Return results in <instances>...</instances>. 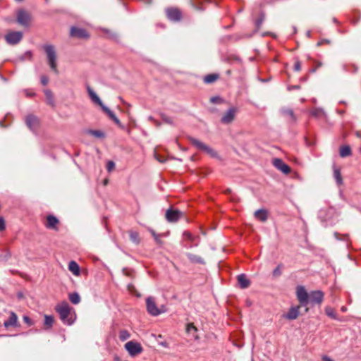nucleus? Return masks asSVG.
<instances>
[{
  "label": "nucleus",
  "mask_w": 361,
  "mask_h": 361,
  "mask_svg": "<svg viewBox=\"0 0 361 361\" xmlns=\"http://www.w3.org/2000/svg\"><path fill=\"white\" fill-rule=\"evenodd\" d=\"M56 310L59 313L62 322L67 325H71L74 322V319L71 314V308L67 302H63L56 307Z\"/></svg>",
  "instance_id": "nucleus-1"
},
{
  "label": "nucleus",
  "mask_w": 361,
  "mask_h": 361,
  "mask_svg": "<svg viewBox=\"0 0 361 361\" xmlns=\"http://www.w3.org/2000/svg\"><path fill=\"white\" fill-rule=\"evenodd\" d=\"M42 48L47 54V61L50 68L54 73H58L56 52L54 46L52 44H44Z\"/></svg>",
  "instance_id": "nucleus-2"
},
{
  "label": "nucleus",
  "mask_w": 361,
  "mask_h": 361,
  "mask_svg": "<svg viewBox=\"0 0 361 361\" xmlns=\"http://www.w3.org/2000/svg\"><path fill=\"white\" fill-rule=\"evenodd\" d=\"M188 140L190 142V143L193 146H195L197 149L206 152L212 157H217V152L214 149L211 148L209 146L204 144V142L192 137H190Z\"/></svg>",
  "instance_id": "nucleus-3"
},
{
  "label": "nucleus",
  "mask_w": 361,
  "mask_h": 361,
  "mask_svg": "<svg viewBox=\"0 0 361 361\" xmlns=\"http://www.w3.org/2000/svg\"><path fill=\"white\" fill-rule=\"evenodd\" d=\"M146 307L147 312L152 316H158L160 314L166 312V307L164 305H162L160 308H159L154 299L149 296L146 299Z\"/></svg>",
  "instance_id": "nucleus-4"
},
{
  "label": "nucleus",
  "mask_w": 361,
  "mask_h": 361,
  "mask_svg": "<svg viewBox=\"0 0 361 361\" xmlns=\"http://www.w3.org/2000/svg\"><path fill=\"white\" fill-rule=\"evenodd\" d=\"M125 349L131 357H135L143 351L141 344L135 341H130L125 344Z\"/></svg>",
  "instance_id": "nucleus-5"
},
{
  "label": "nucleus",
  "mask_w": 361,
  "mask_h": 361,
  "mask_svg": "<svg viewBox=\"0 0 361 361\" xmlns=\"http://www.w3.org/2000/svg\"><path fill=\"white\" fill-rule=\"evenodd\" d=\"M296 295L300 306H307L309 304V294L302 286L296 288Z\"/></svg>",
  "instance_id": "nucleus-6"
},
{
  "label": "nucleus",
  "mask_w": 361,
  "mask_h": 361,
  "mask_svg": "<svg viewBox=\"0 0 361 361\" xmlns=\"http://www.w3.org/2000/svg\"><path fill=\"white\" fill-rule=\"evenodd\" d=\"M23 34L20 31L10 32L5 35V40L10 45L18 44L23 39Z\"/></svg>",
  "instance_id": "nucleus-7"
},
{
  "label": "nucleus",
  "mask_w": 361,
  "mask_h": 361,
  "mask_svg": "<svg viewBox=\"0 0 361 361\" xmlns=\"http://www.w3.org/2000/svg\"><path fill=\"white\" fill-rule=\"evenodd\" d=\"M183 216V213L182 212L178 209H174L171 207L166 212V219L169 222H176Z\"/></svg>",
  "instance_id": "nucleus-8"
},
{
  "label": "nucleus",
  "mask_w": 361,
  "mask_h": 361,
  "mask_svg": "<svg viewBox=\"0 0 361 361\" xmlns=\"http://www.w3.org/2000/svg\"><path fill=\"white\" fill-rule=\"evenodd\" d=\"M31 20L30 15L25 10L20 9L17 13V22L24 26L28 27Z\"/></svg>",
  "instance_id": "nucleus-9"
},
{
  "label": "nucleus",
  "mask_w": 361,
  "mask_h": 361,
  "mask_svg": "<svg viewBox=\"0 0 361 361\" xmlns=\"http://www.w3.org/2000/svg\"><path fill=\"white\" fill-rule=\"evenodd\" d=\"M324 300V293L322 290H313L309 294V303L312 305H320Z\"/></svg>",
  "instance_id": "nucleus-10"
},
{
  "label": "nucleus",
  "mask_w": 361,
  "mask_h": 361,
  "mask_svg": "<svg viewBox=\"0 0 361 361\" xmlns=\"http://www.w3.org/2000/svg\"><path fill=\"white\" fill-rule=\"evenodd\" d=\"M167 18L173 22H178L182 19V13L177 8H168L166 9Z\"/></svg>",
  "instance_id": "nucleus-11"
},
{
  "label": "nucleus",
  "mask_w": 361,
  "mask_h": 361,
  "mask_svg": "<svg viewBox=\"0 0 361 361\" xmlns=\"http://www.w3.org/2000/svg\"><path fill=\"white\" fill-rule=\"evenodd\" d=\"M281 114L284 118H286L287 122L290 125H294L296 123L298 119L292 109L282 108L281 109Z\"/></svg>",
  "instance_id": "nucleus-12"
},
{
  "label": "nucleus",
  "mask_w": 361,
  "mask_h": 361,
  "mask_svg": "<svg viewBox=\"0 0 361 361\" xmlns=\"http://www.w3.org/2000/svg\"><path fill=\"white\" fill-rule=\"evenodd\" d=\"M70 35L72 37L79 39H88L90 37V35L85 29L74 26L71 28Z\"/></svg>",
  "instance_id": "nucleus-13"
},
{
  "label": "nucleus",
  "mask_w": 361,
  "mask_h": 361,
  "mask_svg": "<svg viewBox=\"0 0 361 361\" xmlns=\"http://www.w3.org/2000/svg\"><path fill=\"white\" fill-rule=\"evenodd\" d=\"M237 108L234 106L229 108L221 117V122L223 124L231 123L234 120Z\"/></svg>",
  "instance_id": "nucleus-14"
},
{
  "label": "nucleus",
  "mask_w": 361,
  "mask_h": 361,
  "mask_svg": "<svg viewBox=\"0 0 361 361\" xmlns=\"http://www.w3.org/2000/svg\"><path fill=\"white\" fill-rule=\"evenodd\" d=\"M4 326L6 329H8L10 327H18L20 326V324L18 321L17 314L11 311L10 312V316L7 320H5L4 322Z\"/></svg>",
  "instance_id": "nucleus-15"
},
{
  "label": "nucleus",
  "mask_w": 361,
  "mask_h": 361,
  "mask_svg": "<svg viewBox=\"0 0 361 361\" xmlns=\"http://www.w3.org/2000/svg\"><path fill=\"white\" fill-rule=\"evenodd\" d=\"M273 165L279 171L285 174H288L290 171V168L282 159L275 158L273 159Z\"/></svg>",
  "instance_id": "nucleus-16"
},
{
  "label": "nucleus",
  "mask_w": 361,
  "mask_h": 361,
  "mask_svg": "<svg viewBox=\"0 0 361 361\" xmlns=\"http://www.w3.org/2000/svg\"><path fill=\"white\" fill-rule=\"evenodd\" d=\"M25 123L32 131H35L39 126V121L35 116L28 115L25 118Z\"/></svg>",
  "instance_id": "nucleus-17"
},
{
  "label": "nucleus",
  "mask_w": 361,
  "mask_h": 361,
  "mask_svg": "<svg viewBox=\"0 0 361 361\" xmlns=\"http://www.w3.org/2000/svg\"><path fill=\"white\" fill-rule=\"evenodd\" d=\"M59 222V219L55 216L50 214L47 217V223L45 226L47 228L53 229L57 231L59 230L57 226Z\"/></svg>",
  "instance_id": "nucleus-18"
},
{
  "label": "nucleus",
  "mask_w": 361,
  "mask_h": 361,
  "mask_svg": "<svg viewBox=\"0 0 361 361\" xmlns=\"http://www.w3.org/2000/svg\"><path fill=\"white\" fill-rule=\"evenodd\" d=\"M87 90L92 102L99 105L102 108V105L104 104H103L102 101L99 97V96L96 94V92L90 86H87Z\"/></svg>",
  "instance_id": "nucleus-19"
},
{
  "label": "nucleus",
  "mask_w": 361,
  "mask_h": 361,
  "mask_svg": "<svg viewBox=\"0 0 361 361\" xmlns=\"http://www.w3.org/2000/svg\"><path fill=\"white\" fill-rule=\"evenodd\" d=\"M237 280L240 288L242 289H245L250 285V281L247 278L245 274L238 275Z\"/></svg>",
  "instance_id": "nucleus-20"
},
{
  "label": "nucleus",
  "mask_w": 361,
  "mask_h": 361,
  "mask_svg": "<svg viewBox=\"0 0 361 361\" xmlns=\"http://www.w3.org/2000/svg\"><path fill=\"white\" fill-rule=\"evenodd\" d=\"M300 313V306L291 307L288 312L284 315L286 319L289 320L295 319Z\"/></svg>",
  "instance_id": "nucleus-21"
},
{
  "label": "nucleus",
  "mask_w": 361,
  "mask_h": 361,
  "mask_svg": "<svg viewBox=\"0 0 361 361\" xmlns=\"http://www.w3.org/2000/svg\"><path fill=\"white\" fill-rule=\"evenodd\" d=\"M102 111L106 113L108 116L112 120L114 121V123L116 124H117L118 126H122L121 125V123L120 121V120L116 117V116L115 115V114L109 109L108 108L107 106H106L105 105H102Z\"/></svg>",
  "instance_id": "nucleus-22"
},
{
  "label": "nucleus",
  "mask_w": 361,
  "mask_h": 361,
  "mask_svg": "<svg viewBox=\"0 0 361 361\" xmlns=\"http://www.w3.org/2000/svg\"><path fill=\"white\" fill-rule=\"evenodd\" d=\"M187 257L193 264H204L205 262L200 256L192 253H187Z\"/></svg>",
  "instance_id": "nucleus-23"
},
{
  "label": "nucleus",
  "mask_w": 361,
  "mask_h": 361,
  "mask_svg": "<svg viewBox=\"0 0 361 361\" xmlns=\"http://www.w3.org/2000/svg\"><path fill=\"white\" fill-rule=\"evenodd\" d=\"M255 216L261 221L264 222L267 220L268 218L267 211L264 209H259L255 211Z\"/></svg>",
  "instance_id": "nucleus-24"
},
{
  "label": "nucleus",
  "mask_w": 361,
  "mask_h": 361,
  "mask_svg": "<svg viewBox=\"0 0 361 361\" xmlns=\"http://www.w3.org/2000/svg\"><path fill=\"white\" fill-rule=\"evenodd\" d=\"M68 269L75 276L80 275V267L76 262H75L73 260L71 261L68 264Z\"/></svg>",
  "instance_id": "nucleus-25"
},
{
  "label": "nucleus",
  "mask_w": 361,
  "mask_h": 361,
  "mask_svg": "<svg viewBox=\"0 0 361 361\" xmlns=\"http://www.w3.org/2000/svg\"><path fill=\"white\" fill-rule=\"evenodd\" d=\"M44 92L46 96L47 103L51 106L54 107L55 102L54 99L52 92L50 90L47 89L44 91Z\"/></svg>",
  "instance_id": "nucleus-26"
},
{
  "label": "nucleus",
  "mask_w": 361,
  "mask_h": 361,
  "mask_svg": "<svg viewBox=\"0 0 361 361\" xmlns=\"http://www.w3.org/2000/svg\"><path fill=\"white\" fill-rule=\"evenodd\" d=\"M352 154L351 149L349 145H343L340 148L339 154L341 157H347Z\"/></svg>",
  "instance_id": "nucleus-27"
},
{
  "label": "nucleus",
  "mask_w": 361,
  "mask_h": 361,
  "mask_svg": "<svg viewBox=\"0 0 361 361\" xmlns=\"http://www.w3.org/2000/svg\"><path fill=\"white\" fill-rule=\"evenodd\" d=\"M334 177L336 180V183L338 185L343 184V179L341 174V171L339 169L336 168L335 165H334Z\"/></svg>",
  "instance_id": "nucleus-28"
},
{
  "label": "nucleus",
  "mask_w": 361,
  "mask_h": 361,
  "mask_svg": "<svg viewBox=\"0 0 361 361\" xmlns=\"http://www.w3.org/2000/svg\"><path fill=\"white\" fill-rule=\"evenodd\" d=\"M129 236L130 240L135 245H138L140 243V238L137 232L134 231H129Z\"/></svg>",
  "instance_id": "nucleus-29"
},
{
  "label": "nucleus",
  "mask_w": 361,
  "mask_h": 361,
  "mask_svg": "<svg viewBox=\"0 0 361 361\" xmlns=\"http://www.w3.org/2000/svg\"><path fill=\"white\" fill-rule=\"evenodd\" d=\"M219 78V75L216 73L208 74L204 77V82L210 84L216 81Z\"/></svg>",
  "instance_id": "nucleus-30"
},
{
  "label": "nucleus",
  "mask_w": 361,
  "mask_h": 361,
  "mask_svg": "<svg viewBox=\"0 0 361 361\" xmlns=\"http://www.w3.org/2000/svg\"><path fill=\"white\" fill-rule=\"evenodd\" d=\"M68 298L70 301L74 305H77L80 302V297L77 292L70 293Z\"/></svg>",
  "instance_id": "nucleus-31"
},
{
  "label": "nucleus",
  "mask_w": 361,
  "mask_h": 361,
  "mask_svg": "<svg viewBox=\"0 0 361 361\" xmlns=\"http://www.w3.org/2000/svg\"><path fill=\"white\" fill-rule=\"evenodd\" d=\"M311 115L317 118H319L322 116H325V113L323 111V109L319 108H316L311 111L310 112Z\"/></svg>",
  "instance_id": "nucleus-32"
},
{
  "label": "nucleus",
  "mask_w": 361,
  "mask_h": 361,
  "mask_svg": "<svg viewBox=\"0 0 361 361\" xmlns=\"http://www.w3.org/2000/svg\"><path fill=\"white\" fill-rule=\"evenodd\" d=\"M265 19V13L261 11L259 18L255 21V27L257 30H259Z\"/></svg>",
  "instance_id": "nucleus-33"
},
{
  "label": "nucleus",
  "mask_w": 361,
  "mask_h": 361,
  "mask_svg": "<svg viewBox=\"0 0 361 361\" xmlns=\"http://www.w3.org/2000/svg\"><path fill=\"white\" fill-rule=\"evenodd\" d=\"M130 337V334L126 329H122L119 332V339L121 341H125Z\"/></svg>",
  "instance_id": "nucleus-34"
},
{
  "label": "nucleus",
  "mask_w": 361,
  "mask_h": 361,
  "mask_svg": "<svg viewBox=\"0 0 361 361\" xmlns=\"http://www.w3.org/2000/svg\"><path fill=\"white\" fill-rule=\"evenodd\" d=\"M87 133L98 138H104L105 137L104 133L99 130H88Z\"/></svg>",
  "instance_id": "nucleus-35"
},
{
  "label": "nucleus",
  "mask_w": 361,
  "mask_h": 361,
  "mask_svg": "<svg viewBox=\"0 0 361 361\" xmlns=\"http://www.w3.org/2000/svg\"><path fill=\"white\" fill-rule=\"evenodd\" d=\"M54 317L51 315H45L44 316V325L47 326V328H51L54 323Z\"/></svg>",
  "instance_id": "nucleus-36"
},
{
  "label": "nucleus",
  "mask_w": 361,
  "mask_h": 361,
  "mask_svg": "<svg viewBox=\"0 0 361 361\" xmlns=\"http://www.w3.org/2000/svg\"><path fill=\"white\" fill-rule=\"evenodd\" d=\"M160 116L164 123L171 125V126L174 125L173 119L169 117L168 116H166L165 114L161 113Z\"/></svg>",
  "instance_id": "nucleus-37"
},
{
  "label": "nucleus",
  "mask_w": 361,
  "mask_h": 361,
  "mask_svg": "<svg viewBox=\"0 0 361 361\" xmlns=\"http://www.w3.org/2000/svg\"><path fill=\"white\" fill-rule=\"evenodd\" d=\"M283 267L282 264H279L277 267L273 270L272 274L274 277L280 276L282 274L281 269Z\"/></svg>",
  "instance_id": "nucleus-38"
},
{
  "label": "nucleus",
  "mask_w": 361,
  "mask_h": 361,
  "mask_svg": "<svg viewBox=\"0 0 361 361\" xmlns=\"http://www.w3.org/2000/svg\"><path fill=\"white\" fill-rule=\"evenodd\" d=\"M326 314L332 319H336V314L334 310L331 307H326L325 310Z\"/></svg>",
  "instance_id": "nucleus-39"
},
{
  "label": "nucleus",
  "mask_w": 361,
  "mask_h": 361,
  "mask_svg": "<svg viewBox=\"0 0 361 361\" xmlns=\"http://www.w3.org/2000/svg\"><path fill=\"white\" fill-rule=\"evenodd\" d=\"M104 32L108 34L109 37L114 40H118V35L116 32H113L109 30H104Z\"/></svg>",
  "instance_id": "nucleus-40"
},
{
  "label": "nucleus",
  "mask_w": 361,
  "mask_h": 361,
  "mask_svg": "<svg viewBox=\"0 0 361 361\" xmlns=\"http://www.w3.org/2000/svg\"><path fill=\"white\" fill-rule=\"evenodd\" d=\"M186 331L189 334H192L193 332H197V329L194 326L193 324L190 323L187 325Z\"/></svg>",
  "instance_id": "nucleus-41"
},
{
  "label": "nucleus",
  "mask_w": 361,
  "mask_h": 361,
  "mask_svg": "<svg viewBox=\"0 0 361 361\" xmlns=\"http://www.w3.org/2000/svg\"><path fill=\"white\" fill-rule=\"evenodd\" d=\"M128 290L130 293H135V295L137 297H138V298H140V297L141 296V294H140V293L137 292V290H136V289H135V286H134L133 284H128Z\"/></svg>",
  "instance_id": "nucleus-42"
},
{
  "label": "nucleus",
  "mask_w": 361,
  "mask_h": 361,
  "mask_svg": "<svg viewBox=\"0 0 361 361\" xmlns=\"http://www.w3.org/2000/svg\"><path fill=\"white\" fill-rule=\"evenodd\" d=\"M210 102L213 104H221L224 102V99L219 96H214L210 98Z\"/></svg>",
  "instance_id": "nucleus-43"
},
{
  "label": "nucleus",
  "mask_w": 361,
  "mask_h": 361,
  "mask_svg": "<svg viewBox=\"0 0 361 361\" xmlns=\"http://www.w3.org/2000/svg\"><path fill=\"white\" fill-rule=\"evenodd\" d=\"M32 56V54L31 51H27L25 52V54L23 55L19 56V59L23 61L25 60L26 58L31 59Z\"/></svg>",
  "instance_id": "nucleus-44"
},
{
  "label": "nucleus",
  "mask_w": 361,
  "mask_h": 361,
  "mask_svg": "<svg viewBox=\"0 0 361 361\" xmlns=\"http://www.w3.org/2000/svg\"><path fill=\"white\" fill-rule=\"evenodd\" d=\"M293 70L295 71H300L301 70V63L298 59H296L295 61Z\"/></svg>",
  "instance_id": "nucleus-45"
},
{
  "label": "nucleus",
  "mask_w": 361,
  "mask_h": 361,
  "mask_svg": "<svg viewBox=\"0 0 361 361\" xmlns=\"http://www.w3.org/2000/svg\"><path fill=\"white\" fill-rule=\"evenodd\" d=\"M23 319L25 323H26L28 326H30L34 324L32 320L28 316L24 315Z\"/></svg>",
  "instance_id": "nucleus-46"
},
{
  "label": "nucleus",
  "mask_w": 361,
  "mask_h": 361,
  "mask_svg": "<svg viewBox=\"0 0 361 361\" xmlns=\"http://www.w3.org/2000/svg\"><path fill=\"white\" fill-rule=\"evenodd\" d=\"M334 235L338 240H345V238L348 237V235H343V238H341L340 233L338 232H334Z\"/></svg>",
  "instance_id": "nucleus-47"
},
{
  "label": "nucleus",
  "mask_w": 361,
  "mask_h": 361,
  "mask_svg": "<svg viewBox=\"0 0 361 361\" xmlns=\"http://www.w3.org/2000/svg\"><path fill=\"white\" fill-rule=\"evenodd\" d=\"M115 167V163L113 161H109L107 162L106 169L109 171H111Z\"/></svg>",
  "instance_id": "nucleus-48"
},
{
  "label": "nucleus",
  "mask_w": 361,
  "mask_h": 361,
  "mask_svg": "<svg viewBox=\"0 0 361 361\" xmlns=\"http://www.w3.org/2000/svg\"><path fill=\"white\" fill-rule=\"evenodd\" d=\"M40 80H41V83L44 86L47 85L49 82V78L47 75H42Z\"/></svg>",
  "instance_id": "nucleus-49"
},
{
  "label": "nucleus",
  "mask_w": 361,
  "mask_h": 361,
  "mask_svg": "<svg viewBox=\"0 0 361 361\" xmlns=\"http://www.w3.org/2000/svg\"><path fill=\"white\" fill-rule=\"evenodd\" d=\"M6 224L5 220L2 216H0V231L5 230Z\"/></svg>",
  "instance_id": "nucleus-50"
},
{
  "label": "nucleus",
  "mask_w": 361,
  "mask_h": 361,
  "mask_svg": "<svg viewBox=\"0 0 361 361\" xmlns=\"http://www.w3.org/2000/svg\"><path fill=\"white\" fill-rule=\"evenodd\" d=\"M154 240L155 242L159 244V245H161L163 243V242L161 241V240L160 239V235L157 234L156 236L154 237Z\"/></svg>",
  "instance_id": "nucleus-51"
},
{
  "label": "nucleus",
  "mask_w": 361,
  "mask_h": 361,
  "mask_svg": "<svg viewBox=\"0 0 361 361\" xmlns=\"http://www.w3.org/2000/svg\"><path fill=\"white\" fill-rule=\"evenodd\" d=\"M147 231L152 234L153 237L156 236L157 233L151 228H147Z\"/></svg>",
  "instance_id": "nucleus-52"
},
{
  "label": "nucleus",
  "mask_w": 361,
  "mask_h": 361,
  "mask_svg": "<svg viewBox=\"0 0 361 361\" xmlns=\"http://www.w3.org/2000/svg\"><path fill=\"white\" fill-rule=\"evenodd\" d=\"M324 42H326V43H329V40H328V39H323V40H322V41L318 42H317V46H321V45H322V44H324Z\"/></svg>",
  "instance_id": "nucleus-53"
},
{
  "label": "nucleus",
  "mask_w": 361,
  "mask_h": 361,
  "mask_svg": "<svg viewBox=\"0 0 361 361\" xmlns=\"http://www.w3.org/2000/svg\"><path fill=\"white\" fill-rule=\"evenodd\" d=\"M322 360L324 361H333L329 357L326 356V355H324L322 357Z\"/></svg>",
  "instance_id": "nucleus-54"
},
{
  "label": "nucleus",
  "mask_w": 361,
  "mask_h": 361,
  "mask_svg": "<svg viewBox=\"0 0 361 361\" xmlns=\"http://www.w3.org/2000/svg\"><path fill=\"white\" fill-rule=\"evenodd\" d=\"M300 88L299 85H293L290 87L288 89L290 90H298Z\"/></svg>",
  "instance_id": "nucleus-55"
},
{
  "label": "nucleus",
  "mask_w": 361,
  "mask_h": 361,
  "mask_svg": "<svg viewBox=\"0 0 361 361\" xmlns=\"http://www.w3.org/2000/svg\"><path fill=\"white\" fill-rule=\"evenodd\" d=\"M224 192H225L226 194L230 195V194H231V193H232V191H231V189H230V188H227V189H226V190H225Z\"/></svg>",
  "instance_id": "nucleus-56"
},
{
  "label": "nucleus",
  "mask_w": 361,
  "mask_h": 361,
  "mask_svg": "<svg viewBox=\"0 0 361 361\" xmlns=\"http://www.w3.org/2000/svg\"><path fill=\"white\" fill-rule=\"evenodd\" d=\"M333 20V22H334V23H338V22L337 18H333V20Z\"/></svg>",
  "instance_id": "nucleus-57"
},
{
  "label": "nucleus",
  "mask_w": 361,
  "mask_h": 361,
  "mask_svg": "<svg viewBox=\"0 0 361 361\" xmlns=\"http://www.w3.org/2000/svg\"><path fill=\"white\" fill-rule=\"evenodd\" d=\"M149 118V120L152 121H154H154H155V120H154V118L152 116H149V118Z\"/></svg>",
  "instance_id": "nucleus-58"
},
{
  "label": "nucleus",
  "mask_w": 361,
  "mask_h": 361,
  "mask_svg": "<svg viewBox=\"0 0 361 361\" xmlns=\"http://www.w3.org/2000/svg\"><path fill=\"white\" fill-rule=\"evenodd\" d=\"M157 159L159 162H161V163L164 162V160H163V159H159V158H158V157H157Z\"/></svg>",
  "instance_id": "nucleus-59"
},
{
  "label": "nucleus",
  "mask_w": 361,
  "mask_h": 361,
  "mask_svg": "<svg viewBox=\"0 0 361 361\" xmlns=\"http://www.w3.org/2000/svg\"><path fill=\"white\" fill-rule=\"evenodd\" d=\"M27 95L28 97H31V96L35 95V93H29V92H27Z\"/></svg>",
  "instance_id": "nucleus-60"
},
{
  "label": "nucleus",
  "mask_w": 361,
  "mask_h": 361,
  "mask_svg": "<svg viewBox=\"0 0 361 361\" xmlns=\"http://www.w3.org/2000/svg\"><path fill=\"white\" fill-rule=\"evenodd\" d=\"M310 73H314L316 71V68H312L309 71Z\"/></svg>",
  "instance_id": "nucleus-61"
},
{
  "label": "nucleus",
  "mask_w": 361,
  "mask_h": 361,
  "mask_svg": "<svg viewBox=\"0 0 361 361\" xmlns=\"http://www.w3.org/2000/svg\"><path fill=\"white\" fill-rule=\"evenodd\" d=\"M154 123H155V124H156L157 126H160V125H161V124H160V123H159V122H158V121H156V120L154 121Z\"/></svg>",
  "instance_id": "nucleus-62"
},
{
  "label": "nucleus",
  "mask_w": 361,
  "mask_h": 361,
  "mask_svg": "<svg viewBox=\"0 0 361 361\" xmlns=\"http://www.w3.org/2000/svg\"><path fill=\"white\" fill-rule=\"evenodd\" d=\"M0 126H1V127H4V123H3V121H0Z\"/></svg>",
  "instance_id": "nucleus-63"
},
{
  "label": "nucleus",
  "mask_w": 361,
  "mask_h": 361,
  "mask_svg": "<svg viewBox=\"0 0 361 361\" xmlns=\"http://www.w3.org/2000/svg\"><path fill=\"white\" fill-rule=\"evenodd\" d=\"M345 310H346V307H341V311L345 312Z\"/></svg>",
  "instance_id": "nucleus-64"
}]
</instances>
